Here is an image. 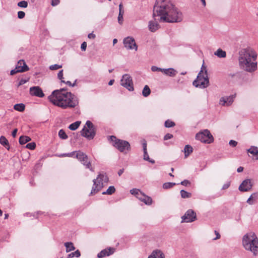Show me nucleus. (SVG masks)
<instances>
[{"instance_id": "obj_13", "label": "nucleus", "mask_w": 258, "mask_h": 258, "mask_svg": "<svg viewBox=\"0 0 258 258\" xmlns=\"http://www.w3.org/2000/svg\"><path fill=\"white\" fill-rule=\"evenodd\" d=\"M123 43L127 49H135L136 51L138 49L135 40L132 37L128 36L124 38L123 40Z\"/></svg>"}, {"instance_id": "obj_40", "label": "nucleus", "mask_w": 258, "mask_h": 258, "mask_svg": "<svg viewBox=\"0 0 258 258\" xmlns=\"http://www.w3.org/2000/svg\"><path fill=\"white\" fill-rule=\"evenodd\" d=\"M58 78L61 80V82H64V81L63 80L64 78L63 77V70L60 71L57 74Z\"/></svg>"}, {"instance_id": "obj_20", "label": "nucleus", "mask_w": 258, "mask_h": 258, "mask_svg": "<svg viewBox=\"0 0 258 258\" xmlns=\"http://www.w3.org/2000/svg\"><path fill=\"white\" fill-rule=\"evenodd\" d=\"M148 258H165V256L161 250L155 249L152 251Z\"/></svg>"}, {"instance_id": "obj_21", "label": "nucleus", "mask_w": 258, "mask_h": 258, "mask_svg": "<svg viewBox=\"0 0 258 258\" xmlns=\"http://www.w3.org/2000/svg\"><path fill=\"white\" fill-rule=\"evenodd\" d=\"M162 72L170 77H174L177 73L173 68L162 69Z\"/></svg>"}, {"instance_id": "obj_8", "label": "nucleus", "mask_w": 258, "mask_h": 258, "mask_svg": "<svg viewBox=\"0 0 258 258\" xmlns=\"http://www.w3.org/2000/svg\"><path fill=\"white\" fill-rule=\"evenodd\" d=\"M81 134L89 140L94 138L96 135V128L90 120L86 121L85 125L81 132Z\"/></svg>"}, {"instance_id": "obj_53", "label": "nucleus", "mask_w": 258, "mask_h": 258, "mask_svg": "<svg viewBox=\"0 0 258 258\" xmlns=\"http://www.w3.org/2000/svg\"><path fill=\"white\" fill-rule=\"evenodd\" d=\"M142 147H143V159L145 160V142H142Z\"/></svg>"}, {"instance_id": "obj_26", "label": "nucleus", "mask_w": 258, "mask_h": 258, "mask_svg": "<svg viewBox=\"0 0 258 258\" xmlns=\"http://www.w3.org/2000/svg\"><path fill=\"white\" fill-rule=\"evenodd\" d=\"M64 246L66 247V251L67 252L75 249V247L74 246L72 242H67L64 243Z\"/></svg>"}, {"instance_id": "obj_1", "label": "nucleus", "mask_w": 258, "mask_h": 258, "mask_svg": "<svg viewBox=\"0 0 258 258\" xmlns=\"http://www.w3.org/2000/svg\"><path fill=\"white\" fill-rule=\"evenodd\" d=\"M153 16L155 20L150 21L148 24V29L152 32H155L160 27L156 21V17H159L158 20L162 22L177 23L182 20L181 12L170 0H156Z\"/></svg>"}, {"instance_id": "obj_60", "label": "nucleus", "mask_w": 258, "mask_h": 258, "mask_svg": "<svg viewBox=\"0 0 258 258\" xmlns=\"http://www.w3.org/2000/svg\"><path fill=\"white\" fill-rule=\"evenodd\" d=\"M151 93V90L149 87L146 85V97L150 95Z\"/></svg>"}, {"instance_id": "obj_63", "label": "nucleus", "mask_w": 258, "mask_h": 258, "mask_svg": "<svg viewBox=\"0 0 258 258\" xmlns=\"http://www.w3.org/2000/svg\"><path fill=\"white\" fill-rule=\"evenodd\" d=\"M243 170V168L242 167H239L237 168V171L238 172H241Z\"/></svg>"}, {"instance_id": "obj_9", "label": "nucleus", "mask_w": 258, "mask_h": 258, "mask_svg": "<svg viewBox=\"0 0 258 258\" xmlns=\"http://www.w3.org/2000/svg\"><path fill=\"white\" fill-rule=\"evenodd\" d=\"M196 139L201 142L210 144L214 141V138L208 130H204L196 134Z\"/></svg>"}, {"instance_id": "obj_39", "label": "nucleus", "mask_w": 258, "mask_h": 258, "mask_svg": "<svg viewBox=\"0 0 258 258\" xmlns=\"http://www.w3.org/2000/svg\"><path fill=\"white\" fill-rule=\"evenodd\" d=\"M123 14H121L120 13H119L117 20L118 22L120 25H122L123 22Z\"/></svg>"}, {"instance_id": "obj_25", "label": "nucleus", "mask_w": 258, "mask_h": 258, "mask_svg": "<svg viewBox=\"0 0 258 258\" xmlns=\"http://www.w3.org/2000/svg\"><path fill=\"white\" fill-rule=\"evenodd\" d=\"M214 54L220 58H224L226 56V52L220 48L218 49L217 50L214 52Z\"/></svg>"}, {"instance_id": "obj_37", "label": "nucleus", "mask_w": 258, "mask_h": 258, "mask_svg": "<svg viewBox=\"0 0 258 258\" xmlns=\"http://www.w3.org/2000/svg\"><path fill=\"white\" fill-rule=\"evenodd\" d=\"M36 144L34 142L29 143L26 145V148L30 150H34Z\"/></svg>"}, {"instance_id": "obj_5", "label": "nucleus", "mask_w": 258, "mask_h": 258, "mask_svg": "<svg viewBox=\"0 0 258 258\" xmlns=\"http://www.w3.org/2000/svg\"><path fill=\"white\" fill-rule=\"evenodd\" d=\"M209 85V81L207 71L206 68L203 65L196 80L193 82V85L197 88L204 89L207 88Z\"/></svg>"}, {"instance_id": "obj_33", "label": "nucleus", "mask_w": 258, "mask_h": 258, "mask_svg": "<svg viewBox=\"0 0 258 258\" xmlns=\"http://www.w3.org/2000/svg\"><path fill=\"white\" fill-rule=\"evenodd\" d=\"M58 136L60 139L63 140H66L68 138V136L62 129L60 130L58 132Z\"/></svg>"}, {"instance_id": "obj_7", "label": "nucleus", "mask_w": 258, "mask_h": 258, "mask_svg": "<svg viewBox=\"0 0 258 258\" xmlns=\"http://www.w3.org/2000/svg\"><path fill=\"white\" fill-rule=\"evenodd\" d=\"M108 140L112 143V145L121 152H125L130 149V145L126 141L117 139L114 136H109Z\"/></svg>"}, {"instance_id": "obj_64", "label": "nucleus", "mask_w": 258, "mask_h": 258, "mask_svg": "<svg viewBox=\"0 0 258 258\" xmlns=\"http://www.w3.org/2000/svg\"><path fill=\"white\" fill-rule=\"evenodd\" d=\"M114 80L113 79H112V80H110L109 82H108V85L109 86H111L113 85V84L114 83Z\"/></svg>"}, {"instance_id": "obj_31", "label": "nucleus", "mask_w": 258, "mask_h": 258, "mask_svg": "<svg viewBox=\"0 0 258 258\" xmlns=\"http://www.w3.org/2000/svg\"><path fill=\"white\" fill-rule=\"evenodd\" d=\"M180 192L181 198L183 199L189 198H190L191 196V193L188 192L183 189L181 190Z\"/></svg>"}, {"instance_id": "obj_50", "label": "nucleus", "mask_w": 258, "mask_h": 258, "mask_svg": "<svg viewBox=\"0 0 258 258\" xmlns=\"http://www.w3.org/2000/svg\"><path fill=\"white\" fill-rule=\"evenodd\" d=\"M87 47V43L86 42H83L81 46V48L82 50L85 51Z\"/></svg>"}, {"instance_id": "obj_17", "label": "nucleus", "mask_w": 258, "mask_h": 258, "mask_svg": "<svg viewBox=\"0 0 258 258\" xmlns=\"http://www.w3.org/2000/svg\"><path fill=\"white\" fill-rule=\"evenodd\" d=\"M130 193L134 195L139 200L145 203V194L140 189L133 188L130 190Z\"/></svg>"}, {"instance_id": "obj_58", "label": "nucleus", "mask_w": 258, "mask_h": 258, "mask_svg": "<svg viewBox=\"0 0 258 258\" xmlns=\"http://www.w3.org/2000/svg\"><path fill=\"white\" fill-rule=\"evenodd\" d=\"M27 82V81L25 80H24V79H21L19 82V84L18 85V86H21L23 84H24L25 83H26Z\"/></svg>"}, {"instance_id": "obj_51", "label": "nucleus", "mask_w": 258, "mask_h": 258, "mask_svg": "<svg viewBox=\"0 0 258 258\" xmlns=\"http://www.w3.org/2000/svg\"><path fill=\"white\" fill-rule=\"evenodd\" d=\"M173 137V135L170 134H167L164 137V140H167L171 139Z\"/></svg>"}, {"instance_id": "obj_10", "label": "nucleus", "mask_w": 258, "mask_h": 258, "mask_svg": "<svg viewBox=\"0 0 258 258\" xmlns=\"http://www.w3.org/2000/svg\"><path fill=\"white\" fill-rule=\"evenodd\" d=\"M121 86L126 88L130 91H134V86L132 77L128 74H124L122 76L120 80Z\"/></svg>"}, {"instance_id": "obj_35", "label": "nucleus", "mask_w": 258, "mask_h": 258, "mask_svg": "<svg viewBox=\"0 0 258 258\" xmlns=\"http://www.w3.org/2000/svg\"><path fill=\"white\" fill-rule=\"evenodd\" d=\"M175 125V123L172 121H171L169 119L167 120L165 122V126L166 127H173Z\"/></svg>"}, {"instance_id": "obj_46", "label": "nucleus", "mask_w": 258, "mask_h": 258, "mask_svg": "<svg viewBox=\"0 0 258 258\" xmlns=\"http://www.w3.org/2000/svg\"><path fill=\"white\" fill-rule=\"evenodd\" d=\"M229 144L230 146L234 147L237 145V142L235 141L231 140L229 141Z\"/></svg>"}, {"instance_id": "obj_12", "label": "nucleus", "mask_w": 258, "mask_h": 258, "mask_svg": "<svg viewBox=\"0 0 258 258\" xmlns=\"http://www.w3.org/2000/svg\"><path fill=\"white\" fill-rule=\"evenodd\" d=\"M181 222L189 223L195 221L197 219L196 213L191 209L188 210L181 217Z\"/></svg>"}, {"instance_id": "obj_15", "label": "nucleus", "mask_w": 258, "mask_h": 258, "mask_svg": "<svg viewBox=\"0 0 258 258\" xmlns=\"http://www.w3.org/2000/svg\"><path fill=\"white\" fill-rule=\"evenodd\" d=\"M236 94L222 97L219 100V104L223 106H229L233 103Z\"/></svg>"}, {"instance_id": "obj_59", "label": "nucleus", "mask_w": 258, "mask_h": 258, "mask_svg": "<svg viewBox=\"0 0 258 258\" xmlns=\"http://www.w3.org/2000/svg\"><path fill=\"white\" fill-rule=\"evenodd\" d=\"M95 37H96L95 35L94 34H93V33H89L88 35V37L89 39H94L95 38Z\"/></svg>"}, {"instance_id": "obj_42", "label": "nucleus", "mask_w": 258, "mask_h": 258, "mask_svg": "<svg viewBox=\"0 0 258 258\" xmlns=\"http://www.w3.org/2000/svg\"><path fill=\"white\" fill-rule=\"evenodd\" d=\"M75 154V152H73L70 153H65L62 154L60 155H59V157H72Z\"/></svg>"}, {"instance_id": "obj_56", "label": "nucleus", "mask_w": 258, "mask_h": 258, "mask_svg": "<svg viewBox=\"0 0 258 258\" xmlns=\"http://www.w3.org/2000/svg\"><path fill=\"white\" fill-rule=\"evenodd\" d=\"M146 161H148L150 163L154 164L155 163V161L153 159H151L149 158V156L147 155L146 153Z\"/></svg>"}, {"instance_id": "obj_61", "label": "nucleus", "mask_w": 258, "mask_h": 258, "mask_svg": "<svg viewBox=\"0 0 258 258\" xmlns=\"http://www.w3.org/2000/svg\"><path fill=\"white\" fill-rule=\"evenodd\" d=\"M17 131H18V130L17 128H15L13 131V132L12 133V135L13 137H14V138L16 137Z\"/></svg>"}, {"instance_id": "obj_45", "label": "nucleus", "mask_w": 258, "mask_h": 258, "mask_svg": "<svg viewBox=\"0 0 258 258\" xmlns=\"http://www.w3.org/2000/svg\"><path fill=\"white\" fill-rule=\"evenodd\" d=\"M152 203V199L150 197L146 196V205H151Z\"/></svg>"}, {"instance_id": "obj_49", "label": "nucleus", "mask_w": 258, "mask_h": 258, "mask_svg": "<svg viewBox=\"0 0 258 258\" xmlns=\"http://www.w3.org/2000/svg\"><path fill=\"white\" fill-rule=\"evenodd\" d=\"M59 2L60 0H51V5L52 6H56L58 5Z\"/></svg>"}, {"instance_id": "obj_62", "label": "nucleus", "mask_w": 258, "mask_h": 258, "mask_svg": "<svg viewBox=\"0 0 258 258\" xmlns=\"http://www.w3.org/2000/svg\"><path fill=\"white\" fill-rule=\"evenodd\" d=\"M124 172V169H120L118 171V174L119 176H120Z\"/></svg>"}, {"instance_id": "obj_11", "label": "nucleus", "mask_w": 258, "mask_h": 258, "mask_svg": "<svg viewBox=\"0 0 258 258\" xmlns=\"http://www.w3.org/2000/svg\"><path fill=\"white\" fill-rule=\"evenodd\" d=\"M76 158L86 166V168H88L91 171H94L93 169L91 167L90 161H88V156L84 153L78 151L76 154Z\"/></svg>"}, {"instance_id": "obj_2", "label": "nucleus", "mask_w": 258, "mask_h": 258, "mask_svg": "<svg viewBox=\"0 0 258 258\" xmlns=\"http://www.w3.org/2000/svg\"><path fill=\"white\" fill-rule=\"evenodd\" d=\"M48 99L54 105L64 109L75 108L79 103L77 97L64 89L53 91Z\"/></svg>"}, {"instance_id": "obj_18", "label": "nucleus", "mask_w": 258, "mask_h": 258, "mask_svg": "<svg viewBox=\"0 0 258 258\" xmlns=\"http://www.w3.org/2000/svg\"><path fill=\"white\" fill-rule=\"evenodd\" d=\"M30 94L32 96L43 97L44 96L42 89L39 86L32 87L30 88Z\"/></svg>"}, {"instance_id": "obj_48", "label": "nucleus", "mask_w": 258, "mask_h": 258, "mask_svg": "<svg viewBox=\"0 0 258 258\" xmlns=\"http://www.w3.org/2000/svg\"><path fill=\"white\" fill-rule=\"evenodd\" d=\"M76 82H77V80H75V82L73 84H72V83L69 81H68L67 82L64 81V82H63V83L70 87H74L76 85Z\"/></svg>"}, {"instance_id": "obj_24", "label": "nucleus", "mask_w": 258, "mask_h": 258, "mask_svg": "<svg viewBox=\"0 0 258 258\" xmlns=\"http://www.w3.org/2000/svg\"><path fill=\"white\" fill-rule=\"evenodd\" d=\"M247 152L254 156H256V159L258 160V148L257 147L251 146L247 150Z\"/></svg>"}, {"instance_id": "obj_28", "label": "nucleus", "mask_w": 258, "mask_h": 258, "mask_svg": "<svg viewBox=\"0 0 258 258\" xmlns=\"http://www.w3.org/2000/svg\"><path fill=\"white\" fill-rule=\"evenodd\" d=\"M25 106L23 103L16 104L14 106V109L17 111L22 112L25 110Z\"/></svg>"}, {"instance_id": "obj_29", "label": "nucleus", "mask_w": 258, "mask_h": 258, "mask_svg": "<svg viewBox=\"0 0 258 258\" xmlns=\"http://www.w3.org/2000/svg\"><path fill=\"white\" fill-rule=\"evenodd\" d=\"M80 123H81V121H76V122L71 124L69 126V128L72 131H75L79 127Z\"/></svg>"}, {"instance_id": "obj_16", "label": "nucleus", "mask_w": 258, "mask_h": 258, "mask_svg": "<svg viewBox=\"0 0 258 258\" xmlns=\"http://www.w3.org/2000/svg\"><path fill=\"white\" fill-rule=\"evenodd\" d=\"M252 185V180L250 179H246L242 182L238 189L242 192L247 191L251 189Z\"/></svg>"}, {"instance_id": "obj_27", "label": "nucleus", "mask_w": 258, "mask_h": 258, "mask_svg": "<svg viewBox=\"0 0 258 258\" xmlns=\"http://www.w3.org/2000/svg\"><path fill=\"white\" fill-rule=\"evenodd\" d=\"M31 141V138L28 136H21L19 138V143L21 145H24Z\"/></svg>"}, {"instance_id": "obj_38", "label": "nucleus", "mask_w": 258, "mask_h": 258, "mask_svg": "<svg viewBox=\"0 0 258 258\" xmlns=\"http://www.w3.org/2000/svg\"><path fill=\"white\" fill-rule=\"evenodd\" d=\"M62 66L57 64L51 65L49 67V69L51 70H56L61 68Z\"/></svg>"}, {"instance_id": "obj_52", "label": "nucleus", "mask_w": 258, "mask_h": 258, "mask_svg": "<svg viewBox=\"0 0 258 258\" xmlns=\"http://www.w3.org/2000/svg\"><path fill=\"white\" fill-rule=\"evenodd\" d=\"M214 232H215V234L216 235V237L214 238L213 239V240H217L218 239H220L221 236H220V234H219V233L217 231H216V230H215Z\"/></svg>"}, {"instance_id": "obj_19", "label": "nucleus", "mask_w": 258, "mask_h": 258, "mask_svg": "<svg viewBox=\"0 0 258 258\" xmlns=\"http://www.w3.org/2000/svg\"><path fill=\"white\" fill-rule=\"evenodd\" d=\"M115 249L111 247H109L101 250L97 254V257L102 258L105 256H109L114 253Z\"/></svg>"}, {"instance_id": "obj_41", "label": "nucleus", "mask_w": 258, "mask_h": 258, "mask_svg": "<svg viewBox=\"0 0 258 258\" xmlns=\"http://www.w3.org/2000/svg\"><path fill=\"white\" fill-rule=\"evenodd\" d=\"M25 12H23V11H19L18 12V17L19 19H23L25 17Z\"/></svg>"}, {"instance_id": "obj_32", "label": "nucleus", "mask_w": 258, "mask_h": 258, "mask_svg": "<svg viewBox=\"0 0 258 258\" xmlns=\"http://www.w3.org/2000/svg\"><path fill=\"white\" fill-rule=\"evenodd\" d=\"M81 255L80 251L78 249L75 252H73L68 255V258H72L74 257H79Z\"/></svg>"}, {"instance_id": "obj_23", "label": "nucleus", "mask_w": 258, "mask_h": 258, "mask_svg": "<svg viewBox=\"0 0 258 258\" xmlns=\"http://www.w3.org/2000/svg\"><path fill=\"white\" fill-rule=\"evenodd\" d=\"M193 149L191 146L189 145H185L184 148V153L185 158H187L192 152Z\"/></svg>"}, {"instance_id": "obj_44", "label": "nucleus", "mask_w": 258, "mask_h": 258, "mask_svg": "<svg viewBox=\"0 0 258 258\" xmlns=\"http://www.w3.org/2000/svg\"><path fill=\"white\" fill-rule=\"evenodd\" d=\"M180 184L184 186H188L190 184V182L188 180H184L181 181Z\"/></svg>"}, {"instance_id": "obj_6", "label": "nucleus", "mask_w": 258, "mask_h": 258, "mask_svg": "<svg viewBox=\"0 0 258 258\" xmlns=\"http://www.w3.org/2000/svg\"><path fill=\"white\" fill-rule=\"evenodd\" d=\"M93 185L90 195L95 194L100 191L103 187V184L108 181V178L105 173H99L96 179L93 180Z\"/></svg>"}, {"instance_id": "obj_3", "label": "nucleus", "mask_w": 258, "mask_h": 258, "mask_svg": "<svg viewBox=\"0 0 258 258\" xmlns=\"http://www.w3.org/2000/svg\"><path fill=\"white\" fill-rule=\"evenodd\" d=\"M257 53L255 51L247 47L239 51L238 62L241 69L249 73L257 69Z\"/></svg>"}, {"instance_id": "obj_36", "label": "nucleus", "mask_w": 258, "mask_h": 258, "mask_svg": "<svg viewBox=\"0 0 258 258\" xmlns=\"http://www.w3.org/2000/svg\"><path fill=\"white\" fill-rule=\"evenodd\" d=\"M18 6L21 8H26L28 6V3L25 1H22L19 2L17 4Z\"/></svg>"}, {"instance_id": "obj_57", "label": "nucleus", "mask_w": 258, "mask_h": 258, "mask_svg": "<svg viewBox=\"0 0 258 258\" xmlns=\"http://www.w3.org/2000/svg\"><path fill=\"white\" fill-rule=\"evenodd\" d=\"M229 186H230V182H227L223 185L222 189H227L229 187Z\"/></svg>"}, {"instance_id": "obj_4", "label": "nucleus", "mask_w": 258, "mask_h": 258, "mask_svg": "<svg viewBox=\"0 0 258 258\" xmlns=\"http://www.w3.org/2000/svg\"><path fill=\"white\" fill-rule=\"evenodd\" d=\"M242 244L245 250L251 251L254 255L258 249V238L253 231L245 233L242 239Z\"/></svg>"}, {"instance_id": "obj_30", "label": "nucleus", "mask_w": 258, "mask_h": 258, "mask_svg": "<svg viewBox=\"0 0 258 258\" xmlns=\"http://www.w3.org/2000/svg\"><path fill=\"white\" fill-rule=\"evenodd\" d=\"M115 191V188L114 186H110L106 191L102 192L103 195H111Z\"/></svg>"}, {"instance_id": "obj_22", "label": "nucleus", "mask_w": 258, "mask_h": 258, "mask_svg": "<svg viewBox=\"0 0 258 258\" xmlns=\"http://www.w3.org/2000/svg\"><path fill=\"white\" fill-rule=\"evenodd\" d=\"M0 144L7 150H9L10 149V147L9 141L5 136H2L0 137Z\"/></svg>"}, {"instance_id": "obj_55", "label": "nucleus", "mask_w": 258, "mask_h": 258, "mask_svg": "<svg viewBox=\"0 0 258 258\" xmlns=\"http://www.w3.org/2000/svg\"><path fill=\"white\" fill-rule=\"evenodd\" d=\"M119 13H120L121 14H124V11L122 4H120L119 5Z\"/></svg>"}, {"instance_id": "obj_43", "label": "nucleus", "mask_w": 258, "mask_h": 258, "mask_svg": "<svg viewBox=\"0 0 258 258\" xmlns=\"http://www.w3.org/2000/svg\"><path fill=\"white\" fill-rule=\"evenodd\" d=\"M252 200L255 201L258 199V192H254L250 196Z\"/></svg>"}, {"instance_id": "obj_14", "label": "nucleus", "mask_w": 258, "mask_h": 258, "mask_svg": "<svg viewBox=\"0 0 258 258\" xmlns=\"http://www.w3.org/2000/svg\"><path fill=\"white\" fill-rule=\"evenodd\" d=\"M28 70L29 68L25 62L24 60H20L18 62V64L16 69L11 70L10 74L11 75H14L18 72H25Z\"/></svg>"}, {"instance_id": "obj_47", "label": "nucleus", "mask_w": 258, "mask_h": 258, "mask_svg": "<svg viewBox=\"0 0 258 258\" xmlns=\"http://www.w3.org/2000/svg\"><path fill=\"white\" fill-rule=\"evenodd\" d=\"M151 70L153 72H156V71H161V72H162V68H158L157 67H156V66H153L151 68Z\"/></svg>"}, {"instance_id": "obj_34", "label": "nucleus", "mask_w": 258, "mask_h": 258, "mask_svg": "<svg viewBox=\"0 0 258 258\" xmlns=\"http://www.w3.org/2000/svg\"><path fill=\"white\" fill-rule=\"evenodd\" d=\"M176 184L174 182H166L163 184V188L164 189H168L172 187Z\"/></svg>"}, {"instance_id": "obj_54", "label": "nucleus", "mask_w": 258, "mask_h": 258, "mask_svg": "<svg viewBox=\"0 0 258 258\" xmlns=\"http://www.w3.org/2000/svg\"><path fill=\"white\" fill-rule=\"evenodd\" d=\"M246 202L247 203L250 205H253L254 203V200H252V199L250 197L247 199Z\"/></svg>"}]
</instances>
